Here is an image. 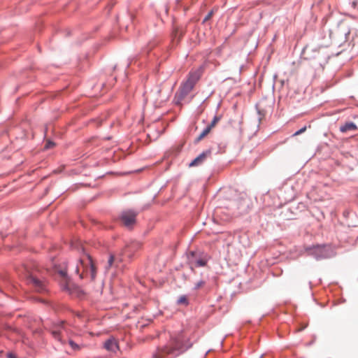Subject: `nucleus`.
Masks as SVG:
<instances>
[{
	"instance_id": "obj_1",
	"label": "nucleus",
	"mask_w": 358,
	"mask_h": 358,
	"mask_svg": "<svg viewBox=\"0 0 358 358\" xmlns=\"http://www.w3.org/2000/svg\"><path fill=\"white\" fill-rule=\"evenodd\" d=\"M76 272L80 278H90L91 280L95 279L96 269L91 257L88 254L84 253L81 256L76 265Z\"/></svg>"
},
{
	"instance_id": "obj_2",
	"label": "nucleus",
	"mask_w": 358,
	"mask_h": 358,
	"mask_svg": "<svg viewBox=\"0 0 358 358\" xmlns=\"http://www.w3.org/2000/svg\"><path fill=\"white\" fill-rule=\"evenodd\" d=\"M200 73L199 71L189 72L187 79L184 82L176 94L178 101L182 100L193 89L196 82L199 80Z\"/></svg>"
},
{
	"instance_id": "obj_3",
	"label": "nucleus",
	"mask_w": 358,
	"mask_h": 358,
	"mask_svg": "<svg viewBox=\"0 0 358 358\" xmlns=\"http://www.w3.org/2000/svg\"><path fill=\"white\" fill-rule=\"evenodd\" d=\"M23 268L24 271V276L27 278V282L32 285L36 292H41L44 291V282L41 281V279H39L36 273V268L31 269L27 266H24Z\"/></svg>"
},
{
	"instance_id": "obj_4",
	"label": "nucleus",
	"mask_w": 358,
	"mask_h": 358,
	"mask_svg": "<svg viewBox=\"0 0 358 358\" xmlns=\"http://www.w3.org/2000/svg\"><path fill=\"white\" fill-rule=\"evenodd\" d=\"M187 348L182 341V338L178 336L174 340L171 341L169 344L162 349V352L169 355L175 354L177 351L182 352Z\"/></svg>"
},
{
	"instance_id": "obj_5",
	"label": "nucleus",
	"mask_w": 358,
	"mask_h": 358,
	"mask_svg": "<svg viewBox=\"0 0 358 358\" xmlns=\"http://www.w3.org/2000/svg\"><path fill=\"white\" fill-rule=\"evenodd\" d=\"M137 214L131 210H124L120 215V220L124 227L131 228L136 224Z\"/></svg>"
},
{
	"instance_id": "obj_6",
	"label": "nucleus",
	"mask_w": 358,
	"mask_h": 358,
	"mask_svg": "<svg viewBox=\"0 0 358 358\" xmlns=\"http://www.w3.org/2000/svg\"><path fill=\"white\" fill-rule=\"evenodd\" d=\"M56 272L61 277V285L63 289L70 291L71 289V285L67 277V271L66 267L61 269L56 268Z\"/></svg>"
},
{
	"instance_id": "obj_7",
	"label": "nucleus",
	"mask_w": 358,
	"mask_h": 358,
	"mask_svg": "<svg viewBox=\"0 0 358 358\" xmlns=\"http://www.w3.org/2000/svg\"><path fill=\"white\" fill-rule=\"evenodd\" d=\"M141 248V243L138 241H132L123 250V255L126 256L127 259H130L134 252L140 250Z\"/></svg>"
},
{
	"instance_id": "obj_8",
	"label": "nucleus",
	"mask_w": 358,
	"mask_h": 358,
	"mask_svg": "<svg viewBox=\"0 0 358 358\" xmlns=\"http://www.w3.org/2000/svg\"><path fill=\"white\" fill-rule=\"evenodd\" d=\"M210 155V150H206L201 154H200L197 157H196L189 164V167L197 166L201 165L204 162L206 159L207 157Z\"/></svg>"
},
{
	"instance_id": "obj_9",
	"label": "nucleus",
	"mask_w": 358,
	"mask_h": 358,
	"mask_svg": "<svg viewBox=\"0 0 358 358\" xmlns=\"http://www.w3.org/2000/svg\"><path fill=\"white\" fill-rule=\"evenodd\" d=\"M126 258L127 257L123 255V252L118 256L110 255L108 262V266L110 267L114 265L116 267H120V264L124 262Z\"/></svg>"
},
{
	"instance_id": "obj_10",
	"label": "nucleus",
	"mask_w": 358,
	"mask_h": 358,
	"mask_svg": "<svg viewBox=\"0 0 358 358\" xmlns=\"http://www.w3.org/2000/svg\"><path fill=\"white\" fill-rule=\"evenodd\" d=\"M104 348L108 351L115 352L118 350L119 346L117 340L115 338L111 337L105 342Z\"/></svg>"
},
{
	"instance_id": "obj_11",
	"label": "nucleus",
	"mask_w": 358,
	"mask_h": 358,
	"mask_svg": "<svg viewBox=\"0 0 358 358\" xmlns=\"http://www.w3.org/2000/svg\"><path fill=\"white\" fill-rule=\"evenodd\" d=\"M64 322H62L60 324H55V328L51 330V334L54 338L60 341L62 344H64V342L62 340L61 338V329H62V325Z\"/></svg>"
},
{
	"instance_id": "obj_12",
	"label": "nucleus",
	"mask_w": 358,
	"mask_h": 358,
	"mask_svg": "<svg viewBox=\"0 0 358 358\" xmlns=\"http://www.w3.org/2000/svg\"><path fill=\"white\" fill-rule=\"evenodd\" d=\"M357 127L353 122H346L344 125L340 127V131L343 133H345L348 131H355Z\"/></svg>"
},
{
	"instance_id": "obj_13",
	"label": "nucleus",
	"mask_w": 358,
	"mask_h": 358,
	"mask_svg": "<svg viewBox=\"0 0 358 358\" xmlns=\"http://www.w3.org/2000/svg\"><path fill=\"white\" fill-rule=\"evenodd\" d=\"M211 129L206 127V128L200 134V135L197 137L196 141L199 142L201 141L204 137H206L210 132Z\"/></svg>"
},
{
	"instance_id": "obj_14",
	"label": "nucleus",
	"mask_w": 358,
	"mask_h": 358,
	"mask_svg": "<svg viewBox=\"0 0 358 358\" xmlns=\"http://www.w3.org/2000/svg\"><path fill=\"white\" fill-rule=\"evenodd\" d=\"M221 117L220 116H215L210 124L207 127L212 130V129L216 126V124L218 123Z\"/></svg>"
},
{
	"instance_id": "obj_15",
	"label": "nucleus",
	"mask_w": 358,
	"mask_h": 358,
	"mask_svg": "<svg viewBox=\"0 0 358 358\" xmlns=\"http://www.w3.org/2000/svg\"><path fill=\"white\" fill-rule=\"evenodd\" d=\"M178 303L181 305H188V299L185 295L180 296L178 299Z\"/></svg>"
},
{
	"instance_id": "obj_16",
	"label": "nucleus",
	"mask_w": 358,
	"mask_h": 358,
	"mask_svg": "<svg viewBox=\"0 0 358 358\" xmlns=\"http://www.w3.org/2000/svg\"><path fill=\"white\" fill-rule=\"evenodd\" d=\"M69 343L70 346L72 348V349L74 350H79L80 349V347L78 344H76L74 341H73L72 340H70L69 341Z\"/></svg>"
},
{
	"instance_id": "obj_17",
	"label": "nucleus",
	"mask_w": 358,
	"mask_h": 358,
	"mask_svg": "<svg viewBox=\"0 0 358 358\" xmlns=\"http://www.w3.org/2000/svg\"><path fill=\"white\" fill-rule=\"evenodd\" d=\"M205 285V282L203 280H200L198 282L195 284L194 289L197 290L202 287H203Z\"/></svg>"
},
{
	"instance_id": "obj_18",
	"label": "nucleus",
	"mask_w": 358,
	"mask_h": 358,
	"mask_svg": "<svg viewBox=\"0 0 358 358\" xmlns=\"http://www.w3.org/2000/svg\"><path fill=\"white\" fill-rule=\"evenodd\" d=\"M213 15V10H210V11L208 13V15L206 16V17L204 18V20H203V22H207L208 20H209L212 17Z\"/></svg>"
},
{
	"instance_id": "obj_19",
	"label": "nucleus",
	"mask_w": 358,
	"mask_h": 358,
	"mask_svg": "<svg viewBox=\"0 0 358 358\" xmlns=\"http://www.w3.org/2000/svg\"><path fill=\"white\" fill-rule=\"evenodd\" d=\"M306 130V127H303V128H301V129H299V131H296V132L294 134V136H298V135H300L301 134L303 133Z\"/></svg>"
},
{
	"instance_id": "obj_20",
	"label": "nucleus",
	"mask_w": 358,
	"mask_h": 358,
	"mask_svg": "<svg viewBox=\"0 0 358 358\" xmlns=\"http://www.w3.org/2000/svg\"><path fill=\"white\" fill-rule=\"evenodd\" d=\"M206 264V261L203 260V259H199L196 262V265L198 266H205Z\"/></svg>"
},
{
	"instance_id": "obj_21",
	"label": "nucleus",
	"mask_w": 358,
	"mask_h": 358,
	"mask_svg": "<svg viewBox=\"0 0 358 358\" xmlns=\"http://www.w3.org/2000/svg\"><path fill=\"white\" fill-rule=\"evenodd\" d=\"M54 143L51 142V141H48L45 145V149H49V148H51L54 146Z\"/></svg>"
},
{
	"instance_id": "obj_22",
	"label": "nucleus",
	"mask_w": 358,
	"mask_h": 358,
	"mask_svg": "<svg viewBox=\"0 0 358 358\" xmlns=\"http://www.w3.org/2000/svg\"><path fill=\"white\" fill-rule=\"evenodd\" d=\"M322 250V248L321 247H320V246H317V247H315V248H314V252H317V251H320V252Z\"/></svg>"
},
{
	"instance_id": "obj_23",
	"label": "nucleus",
	"mask_w": 358,
	"mask_h": 358,
	"mask_svg": "<svg viewBox=\"0 0 358 358\" xmlns=\"http://www.w3.org/2000/svg\"><path fill=\"white\" fill-rule=\"evenodd\" d=\"M8 358H16V357L15 355H12V354H9L8 355Z\"/></svg>"
},
{
	"instance_id": "obj_24",
	"label": "nucleus",
	"mask_w": 358,
	"mask_h": 358,
	"mask_svg": "<svg viewBox=\"0 0 358 358\" xmlns=\"http://www.w3.org/2000/svg\"><path fill=\"white\" fill-rule=\"evenodd\" d=\"M357 1H354V2L352 3V6H353V7H355H355H356V6H357Z\"/></svg>"
},
{
	"instance_id": "obj_25",
	"label": "nucleus",
	"mask_w": 358,
	"mask_h": 358,
	"mask_svg": "<svg viewBox=\"0 0 358 358\" xmlns=\"http://www.w3.org/2000/svg\"><path fill=\"white\" fill-rule=\"evenodd\" d=\"M156 356H157V355H156L155 354H154V355H153V357H154V358H155V357H156Z\"/></svg>"
},
{
	"instance_id": "obj_26",
	"label": "nucleus",
	"mask_w": 358,
	"mask_h": 358,
	"mask_svg": "<svg viewBox=\"0 0 358 358\" xmlns=\"http://www.w3.org/2000/svg\"><path fill=\"white\" fill-rule=\"evenodd\" d=\"M157 357L159 358V352H158Z\"/></svg>"
}]
</instances>
